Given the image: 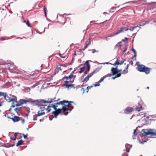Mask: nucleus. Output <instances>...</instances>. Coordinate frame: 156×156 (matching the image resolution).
Returning a JSON list of instances; mask_svg holds the SVG:
<instances>
[{"mask_svg":"<svg viewBox=\"0 0 156 156\" xmlns=\"http://www.w3.org/2000/svg\"><path fill=\"white\" fill-rule=\"evenodd\" d=\"M90 44V41H87L86 43V45H87V46H88Z\"/></svg>","mask_w":156,"mask_h":156,"instance_id":"obj_43","label":"nucleus"},{"mask_svg":"<svg viewBox=\"0 0 156 156\" xmlns=\"http://www.w3.org/2000/svg\"><path fill=\"white\" fill-rule=\"evenodd\" d=\"M58 105H57L56 103H55V105H53V104L49 105L48 106L49 107H50V108L51 107V108H54V106H58Z\"/></svg>","mask_w":156,"mask_h":156,"instance_id":"obj_31","label":"nucleus"},{"mask_svg":"<svg viewBox=\"0 0 156 156\" xmlns=\"http://www.w3.org/2000/svg\"><path fill=\"white\" fill-rule=\"evenodd\" d=\"M61 66H62L61 65H59L57 66V69L58 71H59L62 69Z\"/></svg>","mask_w":156,"mask_h":156,"instance_id":"obj_33","label":"nucleus"},{"mask_svg":"<svg viewBox=\"0 0 156 156\" xmlns=\"http://www.w3.org/2000/svg\"><path fill=\"white\" fill-rule=\"evenodd\" d=\"M138 27V25H137V26H135L134 27H130L129 30L131 31H133L135 28H136Z\"/></svg>","mask_w":156,"mask_h":156,"instance_id":"obj_28","label":"nucleus"},{"mask_svg":"<svg viewBox=\"0 0 156 156\" xmlns=\"http://www.w3.org/2000/svg\"><path fill=\"white\" fill-rule=\"evenodd\" d=\"M44 14H45V16L46 17V16H47V9L45 7V6H44Z\"/></svg>","mask_w":156,"mask_h":156,"instance_id":"obj_26","label":"nucleus"},{"mask_svg":"<svg viewBox=\"0 0 156 156\" xmlns=\"http://www.w3.org/2000/svg\"><path fill=\"white\" fill-rule=\"evenodd\" d=\"M142 132L140 135L141 137L148 135L151 136H156V130L154 129H143L142 130Z\"/></svg>","mask_w":156,"mask_h":156,"instance_id":"obj_3","label":"nucleus"},{"mask_svg":"<svg viewBox=\"0 0 156 156\" xmlns=\"http://www.w3.org/2000/svg\"><path fill=\"white\" fill-rule=\"evenodd\" d=\"M61 65L62 66H63V67H66L67 66V65H65V64Z\"/></svg>","mask_w":156,"mask_h":156,"instance_id":"obj_48","label":"nucleus"},{"mask_svg":"<svg viewBox=\"0 0 156 156\" xmlns=\"http://www.w3.org/2000/svg\"><path fill=\"white\" fill-rule=\"evenodd\" d=\"M129 67L128 65H127L126 66V68L124 69L123 71L122 72V74H126L128 73V68Z\"/></svg>","mask_w":156,"mask_h":156,"instance_id":"obj_16","label":"nucleus"},{"mask_svg":"<svg viewBox=\"0 0 156 156\" xmlns=\"http://www.w3.org/2000/svg\"><path fill=\"white\" fill-rule=\"evenodd\" d=\"M128 30H129V29L126 28V27H121L120 28V30H118V31L116 32L115 34H118L120 33L123 32L124 31Z\"/></svg>","mask_w":156,"mask_h":156,"instance_id":"obj_8","label":"nucleus"},{"mask_svg":"<svg viewBox=\"0 0 156 156\" xmlns=\"http://www.w3.org/2000/svg\"><path fill=\"white\" fill-rule=\"evenodd\" d=\"M123 61H119L117 59L115 63V65H121L123 63Z\"/></svg>","mask_w":156,"mask_h":156,"instance_id":"obj_23","label":"nucleus"},{"mask_svg":"<svg viewBox=\"0 0 156 156\" xmlns=\"http://www.w3.org/2000/svg\"><path fill=\"white\" fill-rule=\"evenodd\" d=\"M133 110V108L132 107H128L126 109L125 111V113L126 114H128L132 112Z\"/></svg>","mask_w":156,"mask_h":156,"instance_id":"obj_9","label":"nucleus"},{"mask_svg":"<svg viewBox=\"0 0 156 156\" xmlns=\"http://www.w3.org/2000/svg\"><path fill=\"white\" fill-rule=\"evenodd\" d=\"M137 128L134 130L133 135L132 136V138L133 139H136V136L137 135V133H136Z\"/></svg>","mask_w":156,"mask_h":156,"instance_id":"obj_19","label":"nucleus"},{"mask_svg":"<svg viewBox=\"0 0 156 156\" xmlns=\"http://www.w3.org/2000/svg\"><path fill=\"white\" fill-rule=\"evenodd\" d=\"M19 108H16L15 109V110L16 111V112H17V111H18L19 110Z\"/></svg>","mask_w":156,"mask_h":156,"instance_id":"obj_44","label":"nucleus"},{"mask_svg":"<svg viewBox=\"0 0 156 156\" xmlns=\"http://www.w3.org/2000/svg\"><path fill=\"white\" fill-rule=\"evenodd\" d=\"M73 102L72 101H70V102H69L68 101V103L67 104V105H68V108H69V107H71V103H72Z\"/></svg>","mask_w":156,"mask_h":156,"instance_id":"obj_35","label":"nucleus"},{"mask_svg":"<svg viewBox=\"0 0 156 156\" xmlns=\"http://www.w3.org/2000/svg\"><path fill=\"white\" fill-rule=\"evenodd\" d=\"M17 133H15V134H14V137L16 138V136H17Z\"/></svg>","mask_w":156,"mask_h":156,"instance_id":"obj_47","label":"nucleus"},{"mask_svg":"<svg viewBox=\"0 0 156 156\" xmlns=\"http://www.w3.org/2000/svg\"><path fill=\"white\" fill-rule=\"evenodd\" d=\"M118 69L117 68H112L111 69V71L113 75L116 74V72L118 71Z\"/></svg>","mask_w":156,"mask_h":156,"instance_id":"obj_12","label":"nucleus"},{"mask_svg":"<svg viewBox=\"0 0 156 156\" xmlns=\"http://www.w3.org/2000/svg\"><path fill=\"white\" fill-rule=\"evenodd\" d=\"M73 76L72 73H71L68 76H66L65 77L67 80H69L71 79Z\"/></svg>","mask_w":156,"mask_h":156,"instance_id":"obj_25","label":"nucleus"},{"mask_svg":"<svg viewBox=\"0 0 156 156\" xmlns=\"http://www.w3.org/2000/svg\"><path fill=\"white\" fill-rule=\"evenodd\" d=\"M131 50L134 54H136V50L133 48V47L132 48Z\"/></svg>","mask_w":156,"mask_h":156,"instance_id":"obj_36","label":"nucleus"},{"mask_svg":"<svg viewBox=\"0 0 156 156\" xmlns=\"http://www.w3.org/2000/svg\"><path fill=\"white\" fill-rule=\"evenodd\" d=\"M85 65H86V68L84 72V75H86L87 74L90 69V66L89 63L88 61H87L85 62Z\"/></svg>","mask_w":156,"mask_h":156,"instance_id":"obj_7","label":"nucleus"},{"mask_svg":"<svg viewBox=\"0 0 156 156\" xmlns=\"http://www.w3.org/2000/svg\"><path fill=\"white\" fill-rule=\"evenodd\" d=\"M122 42H119L117 44V46L119 47H120L122 46Z\"/></svg>","mask_w":156,"mask_h":156,"instance_id":"obj_37","label":"nucleus"},{"mask_svg":"<svg viewBox=\"0 0 156 156\" xmlns=\"http://www.w3.org/2000/svg\"><path fill=\"white\" fill-rule=\"evenodd\" d=\"M147 89H149V87H147Z\"/></svg>","mask_w":156,"mask_h":156,"instance_id":"obj_62","label":"nucleus"},{"mask_svg":"<svg viewBox=\"0 0 156 156\" xmlns=\"http://www.w3.org/2000/svg\"><path fill=\"white\" fill-rule=\"evenodd\" d=\"M18 117L16 116H15L13 118H12V119L14 122H18L19 121L18 120Z\"/></svg>","mask_w":156,"mask_h":156,"instance_id":"obj_21","label":"nucleus"},{"mask_svg":"<svg viewBox=\"0 0 156 156\" xmlns=\"http://www.w3.org/2000/svg\"><path fill=\"white\" fill-rule=\"evenodd\" d=\"M87 47H88L86 45V46L84 48V49H85L87 48Z\"/></svg>","mask_w":156,"mask_h":156,"instance_id":"obj_53","label":"nucleus"},{"mask_svg":"<svg viewBox=\"0 0 156 156\" xmlns=\"http://www.w3.org/2000/svg\"><path fill=\"white\" fill-rule=\"evenodd\" d=\"M23 137H24V139H26V138H27V135H25L24 134H23Z\"/></svg>","mask_w":156,"mask_h":156,"instance_id":"obj_42","label":"nucleus"},{"mask_svg":"<svg viewBox=\"0 0 156 156\" xmlns=\"http://www.w3.org/2000/svg\"><path fill=\"white\" fill-rule=\"evenodd\" d=\"M10 83L8 82L5 83L4 85V87L5 88H7L10 85Z\"/></svg>","mask_w":156,"mask_h":156,"instance_id":"obj_27","label":"nucleus"},{"mask_svg":"<svg viewBox=\"0 0 156 156\" xmlns=\"http://www.w3.org/2000/svg\"><path fill=\"white\" fill-rule=\"evenodd\" d=\"M2 105V102H1L0 103V106H1Z\"/></svg>","mask_w":156,"mask_h":156,"instance_id":"obj_55","label":"nucleus"},{"mask_svg":"<svg viewBox=\"0 0 156 156\" xmlns=\"http://www.w3.org/2000/svg\"><path fill=\"white\" fill-rule=\"evenodd\" d=\"M90 27V25H89L88 26H87L88 28H87V30L88 29V27Z\"/></svg>","mask_w":156,"mask_h":156,"instance_id":"obj_56","label":"nucleus"},{"mask_svg":"<svg viewBox=\"0 0 156 156\" xmlns=\"http://www.w3.org/2000/svg\"><path fill=\"white\" fill-rule=\"evenodd\" d=\"M46 109L48 111V112H50L51 110L50 108L48 106L47 107V108Z\"/></svg>","mask_w":156,"mask_h":156,"instance_id":"obj_39","label":"nucleus"},{"mask_svg":"<svg viewBox=\"0 0 156 156\" xmlns=\"http://www.w3.org/2000/svg\"><path fill=\"white\" fill-rule=\"evenodd\" d=\"M107 76H104L103 77L101 78L100 80L99 81V82L100 83L102 81L104 80L105 78H106Z\"/></svg>","mask_w":156,"mask_h":156,"instance_id":"obj_30","label":"nucleus"},{"mask_svg":"<svg viewBox=\"0 0 156 156\" xmlns=\"http://www.w3.org/2000/svg\"><path fill=\"white\" fill-rule=\"evenodd\" d=\"M15 107V105H12L11 106V107H12V108H14Z\"/></svg>","mask_w":156,"mask_h":156,"instance_id":"obj_51","label":"nucleus"},{"mask_svg":"<svg viewBox=\"0 0 156 156\" xmlns=\"http://www.w3.org/2000/svg\"><path fill=\"white\" fill-rule=\"evenodd\" d=\"M1 39L2 40H5V38L3 37H1Z\"/></svg>","mask_w":156,"mask_h":156,"instance_id":"obj_49","label":"nucleus"},{"mask_svg":"<svg viewBox=\"0 0 156 156\" xmlns=\"http://www.w3.org/2000/svg\"><path fill=\"white\" fill-rule=\"evenodd\" d=\"M116 74H117L115 76H116V77H117H117H120L121 76V75L122 74V73H121L119 72V71H117L116 72Z\"/></svg>","mask_w":156,"mask_h":156,"instance_id":"obj_29","label":"nucleus"},{"mask_svg":"<svg viewBox=\"0 0 156 156\" xmlns=\"http://www.w3.org/2000/svg\"><path fill=\"white\" fill-rule=\"evenodd\" d=\"M1 96H3L6 101L9 102L17 100V98L15 96L12 95V98H10L7 95L6 93L0 92V97Z\"/></svg>","mask_w":156,"mask_h":156,"instance_id":"obj_4","label":"nucleus"},{"mask_svg":"<svg viewBox=\"0 0 156 156\" xmlns=\"http://www.w3.org/2000/svg\"><path fill=\"white\" fill-rule=\"evenodd\" d=\"M69 82V81H65V86L66 87L69 88L70 87H74V88H75V87H74V84H72V85L69 84H68Z\"/></svg>","mask_w":156,"mask_h":156,"instance_id":"obj_11","label":"nucleus"},{"mask_svg":"<svg viewBox=\"0 0 156 156\" xmlns=\"http://www.w3.org/2000/svg\"><path fill=\"white\" fill-rule=\"evenodd\" d=\"M10 139L11 140H15L16 139V138L14 136L13 137H11Z\"/></svg>","mask_w":156,"mask_h":156,"instance_id":"obj_40","label":"nucleus"},{"mask_svg":"<svg viewBox=\"0 0 156 156\" xmlns=\"http://www.w3.org/2000/svg\"><path fill=\"white\" fill-rule=\"evenodd\" d=\"M23 141L22 140L19 141L16 145V146L18 147L20 145H22L23 144Z\"/></svg>","mask_w":156,"mask_h":156,"instance_id":"obj_22","label":"nucleus"},{"mask_svg":"<svg viewBox=\"0 0 156 156\" xmlns=\"http://www.w3.org/2000/svg\"><path fill=\"white\" fill-rule=\"evenodd\" d=\"M116 78H117V77H116V76H115L114 77H112V79L113 80H114Z\"/></svg>","mask_w":156,"mask_h":156,"instance_id":"obj_50","label":"nucleus"},{"mask_svg":"<svg viewBox=\"0 0 156 156\" xmlns=\"http://www.w3.org/2000/svg\"><path fill=\"white\" fill-rule=\"evenodd\" d=\"M24 22H25H25H26V21H25V20H24Z\"/></svg>","mask_w":156,"mask_h":156,"instance_id":"obj_64","label":"nucleus"},{"mask_svg":"<svg viewBox=\"0 0 156 156\" xmlns=\"http://www.w3.org/2000/svg\"><path fill=\"white\" fill-rule=\"evenodd\" d=\"M26 24L27 25V26L29 27H30L31 26L30 24V22L28 20H27V22L26 23Z\"/></svg>","mask_w":156,"mask_h":156,"instance_id":"obj_38","label":"nucleus"},{"mask_svg":"<svg viewBox=\"0 0 156 156\" xmlns=\"http://www.w3.org/2000/svg\"><path fill=\"white\" fill-rule=\"evenodd\" d=\"M59 99H56L55 98H53L48 99L47 101L44 100H38L34 101H32L33 103H35L37 105H40L41 106L45 105L46 103H49L51 102H55L59 100Z\"/></svg>","mask_w":156,"mask_h":156,"instance_id":"obj_1","label":"nucleus"},{"mask_svg":"<svg viewBox=\"0 0 156 156\" xmlns=\"http://www.w3.org/2000/svg\"><path fill=\"white\" fill-rule=\"evenodd\" d=\"M142 108V106L141 105H139V107H136L135 108V110L138 111V112L140 111V110Z\"/></svg>","mask_w":156,"mask_h":156,"instance_id":"obj_20","label":"nucleus"},{"mask_svg":"<svg viewBox=\"0 0 156 156\" xmlns=\"http://www.w3.org/2000/svg\"><path fill=\"white\" fill-rule=\"evenodd\" d=\"M149 23V21H146L145 22L144 21H143L140 23L138 25L139 26H143L146 24H148Z\"/></svg>","mask_w":156,"mask_h":156,"instance_id":"obj_15","label":"nucleus"},{"mask_svg":"<svg viewBox=\"0 0 156 156\" xmlns=\"http://www.w3.org/2000/svg\"><path fill=\"white\" fill-rule=\"evenodd\" d=\"M12 102H13V103H12V104L13 105H15V106H16V104H19V103H18L17 101V100H16L15 101H12Z\"/></svg>","mask_w":156,"mask_h":156,"instance_id":"obj_34","label":"nucleus"},{"mask_svg":"<svg viewBox=\"0 0 156 156\" xmlns=\"http://www.w3.org/2000/svg\"><path fill=\"white\" fill-rule=\"evenodd\" d=\"M37 120V119L36 118L34 119V120Z\"/></svg>","mask_w":156,"mask_h":156,"instance_id":"obj_58","label":"nucleus"},{"mask_svg":"<svg viewBox=\"0 0 156 156\" xmlns=\"http://www.w3.org/2000/svg\"><path fill=\"white\" fill-rule=\"evenodd\" d=\"M99 71V68H96L94 70L93 72L91 73L90 74L92 76L94 74L96 73Z\"/></svg>","mask_w":156,"mask_h":156,"instance_id":"obj_18","label":"nucleus"},{"mask_svg":"<svg viewBox=\"0 0 156 156\" xmlns=\"http://www.w3.org/2000/svg\"><path fill=\"white\" fill-rule=\"evenodd\" d=\"M116 33V32L114 33L113 34H109L108 35L106 36L105 38V39L107 40H108V37H113L114 36H115V35H116L117 34H115Z\"/></svg>","mask_w":156,"mask_h":156,"instance_id":"obj_24","label":"nucleus"},{"mask_svg":"<svg viewBox=\"0 0 156 156\" xmlns=\"http://www.w3.org/2000/svg\"><path fill=\"white\" fill-rule=\"evenodd\" d=\"M86 68V65H85V63L84 64L83 67L80 68V71L79 72L80 73H81L82 72H83L84 70Z\"/></svg>","mask_w":156,"mask_h":156,"instance_id":"obj_13","label":"nucleus"},{"mask_svg":"<svg viewBox=\"0 0 156 156\" xmlns=\"http://www.w3.org/2000/svg\"><path fill=\"white\" fill-rule=\"evenodd\" d=\"M136 54H134V57L136 58Z\"/></svg>","mask_w":156,"mask_h":156,"instance_id":"obj_54","label":"nucleus"},{"mask_svg":"<svg viewBox=\"0 0 156 156\" xmlns=\"http://www.w3.org/2000/svg\"><path fill=\"white\" fill-rule=\"evenodd\" d=\"M58 106H54V109H55V111H53L51 112L52 114L54 115V117L55 118H57L58 115L59 114H61L62 115L63 114L62 113V108H58L57 109V108Z\"/></svg>","mask_w":156,"mask_h":156,"instance_id":"obj_6","label":"nucleus"},{"mask_svg":"<svg viewBox=\"0 0 156 156\" xmlns=\"http://www.w3.org/2000/svg\"><path fill=\"white\" fill-rule=\"evenodd\" d=\"M27 101L26 100L23 99H20L19 101V104H16V106H19L23 104L24 103H26Z\"/></svg>","mask_w":156,"mask_h":156,"instance_id":"obj_10","label":"nucleus"},{"mask_svg":"<svg viewBox=\"0 0 156 156\" xmlns=\"http://www.w3.org/2000/svg\"><path fill=\"white\" fill-rule=\"evenodd\" d=\"M138 70L140 72H144L146 74H148L150 73V69L145 67L144 65H140L138 66Z\"/></svg>","mask_w":156,"mask_h":156,"instance_id":"obj_5","label":"nucleus"},{"mask_svg":"<svg viewBox=\"0 0 156 156\" xmlns=\"http://www.w3.org/2000/svg\"><path fill=\"white\" fill-rule=\"evenodd\" d=\"M91 76H91V75L90 74L88 75H87V76L86 78H85L83 80H81L82 82H84L85 81H86V82L87 81L89 80V78L90 77H91Z\"/></svg>","mask_w":156,"mask_h":156,"instance_id":"obj_14","label":"nucleus"},{"mask_svg":"<svg viewBox=\"0 0 156 156\" xmlns=\"http://www.w3.org/2000/svg\"><path fill=\"white\" fill-rule=\"evenodd\" d=\"M93 86H88L87 87V89H90L91 87H92Z\"/></svg>","mask_w":156,"mask_h":156,"instance_id":"obj_45","label":"nucleus"},{"mask_svg":"<svg viewBox=\"0 0 156 156\" xmlns=\"http://www.w3.org/2000/svg\"><path fill=\"white\" fill-rule=\"evenodd\" d=\"M69 82H70L72 83L73 82V81H69Z\"/></svg>","mask_w":156,"mask_h":156,"instance_id":"obj_61","label":"nucleus"},{"mask_svg":"<svg viewBox=\"0 0 156 156\" xmlns=\"http://www.w3.org/2000/svg\"><path fill=\"white\" fill-rule=\"evenodd\" d=\"M145 115H144L142 117H145Z\"/></svg>","mask_w":156,"mask_h":156,"instance_id":"obj_63","label":"nucleus"},{"mask_svg":"<svg viewBox=\"0 0 156 156\" xmlns=\"http://www.w3.org/2000/svg\"><path fill=\"white\" fill-rule=\"evenodd\" d=\"M44 110H42L41 111H39L38 112L37 114V116H39L44 115L45 114L44 112H42V111H43Z\"/></svg>","mask_w":156,"mask_h":156,"instance_id":"obj_17","label":"nucleus"},{"mask_svg":"<svg viewBox=\"0 0 156 156\" xmlns=\"http://www.w3.org/2000/svg\"><path fill=\"white\" fill-rule=\"evenodd\" d=\"M14 146V144H12L11 146L13 147Z\"/></svg>","mask_w":156,"mask_h":156,"instance_id":"obj_59","label":"nucleus"},{"mask_svg":"<svg viewBox=\"0 0 156 156\" xmlns=\"http://www.w3.org/2000/svg\"><path fill=\"white\" fill-rule=\"evenodd\" d=\"M91 50H92V52L93 53H94L95 52H96V51L95 49H93L92 50H89V51H91Z\"/></svg>","mask_w":156,"mask_h":156,"instance_id":"obj_41","label":"nucleus"},{"mask_svg":"<svg viewBox=\"0 0 156 156\" xmlns=\"http://www.w3.org/2000/svg\"><path fill=\"white\" fill-rule=\"evenodd\" d=\"M40 122H41V121H42V120L41 119H40Z\"/></svg>","mask_w":156,"mask_h":156,"instance_id":"obj_60","label":"nucleus"},{"mask_svg":"<svg viewBox=\"0 0 156 156\" xmlns=\"http://www.w3.org/2000/svg\"><path fill=\"white\" fill-rule=\"evenodd\" d=\"M68 103V101L64 100L63 101L57 102H56L57 105H62V109L63 112L64 113L65 115H67L68 113L71 111L68 108L67 104Z\"/></svg>","mask_w":156,"mask_h":156,"instance_id":"obj_2","label":"nucleus"},{"mask_svg":"<svg viewBox=\"0 0 156 156\" xmlns=\"http://www.w3.org/2000/svg\"><path fill=\"white\" fill-rule=\"evenodd\" d=\"M59 55L62 58H65L66 57V56L64 54H60Z\"/></svg>","mask_w":156,"mask_h":156,"instance_id":"obj_32","label":"nucleus"},{"mask_svg":"<svg viewBox=\"0 0 156 156\" xmlns=\"http://www.w3.org/2000/svg\"><path fill=\"white\" fill-rule=\"evenodd\" d=\"M100 86V84L99 83L97 84H95L94 85V86L95 87H97V86Z\"/></svg>","mask_w":156,"mask_h":156,"instance_id":"obj_46","label":"nucleus"},{"mask_svg":"<svg viewBox=\"0 0 156 156\" xmlns=\"http://www.w3.org/2000/svg\"><path fill=\"white\" fill-rule=\"evenodd\" d=\"M87 47H88L86 45V46L84 48V49H85L87 48Z\"/></svg>","mask_w":156,"mask_h":156,"instance_id":"obj_52","label":"nucleus"},{"mask_svg":"<svg viewBox=\"0 0 156 156\" xmlns=\"http://www.w3.org/2000/svg\"><path fill=\"white\" fill-rule=\"evenodd\" d=\"M126 151L128 152H129V149H128Z\"/></svg>","mask_w":156,"mask_h":156,"instance_id":"obj_57","label":"nucleus"}]
</instances>
